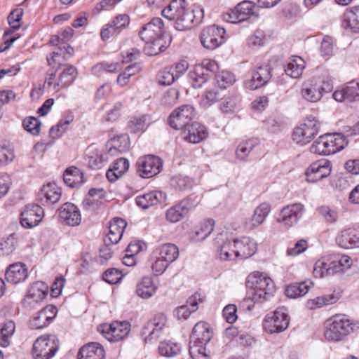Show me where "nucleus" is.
I'll use <instances>...</instances> for the list:
<instances>
[{
	"label": "nucleus",
	"mask_w": 359,
	"mask_h": 359,
	"mask_svg": "<svg viewBox=\"0 0 359 359\" xmlns=\"http://www.w3.org/2000/svg\"><path fill=\"white\" fill-rule=\"evenodd\" d=\"M162 15L169 20L175 21L177 30L185 31L192 28L203 18V9L195 6L191 11L187 9L185 0H172L162 11Z\"/></svg>",
	"instance_id": "f257e3e1"
},
{
	"label": "nucleus",
	"mask_w": 359,
	"mask_h": 359,
	"mask_svg": "<svg viewBox=\"0 0 359 359\" xmlns=\"http://www.w3.org/2000/svg\"><path fill=\"white\" fill-rule=\"evenodd\" d=\"M246 285L253 290L251 297L244 298L241 305L248 310H252L255 304H261L268 301L275 292V285L273 280L266 274L259 271H255L248 275Z\"/></svg>",
	"instance_id": "f03ea898"
},
{
	"label": "nucleus",
	"mask_w": 359,
	"mask_h": 359,
	"mask_svg": "<svg viewBox=\"0 0 359 359\" xmlns=\"http://www.w3.org/2000/svg\"><path fill=\"white\" fill-rule=\"evenodd\" d=\"M257 250V243L255 239L243 236L224 242L218 248L217 255L222 261L245 259L255 255Z\"/></svg>",
	"instance_id": "7ed1b4c3"
},
{
	"label": "nucleus",
	"mask_w": 359,
	"mask_h": 359,
	"mask_svg": "<svg viewBox=\"0 0 359 359\" xmlns=\"http://www.w3.org/2000/svg\"><path fill=\"white\" fill-rule=\"evenodd\" d=\"M164 32V23L159 18H154L142 26L139 34L146 43L144 50L147 55H156L167 48L162 39Z\"/></svg>",
	"instance_id": "20e7f679"
},
{
	"label": "nucleus",
	"mask_w": 359,
	"mask_h": 359,
	"mask_svg": "<svg viewBox=\"0 0 359 359\" xmlns=\"http://www.w3.org/2000/svg\"><path fill=\"white\" fill-rule=\"evenodd\" d=\"M358 329L359 321L344 314H337L326 320L324 337L329 341L338 342Z\"/></svg>",
	"instance_id": "39448f33"
},
{
	"label": "nucleus",
	"mask_w": 359,
	"mask_h": 359,
	"mask_svg": "<svg viewBox=\"0 0 359 359\" xmlns=\"http://www.w3.org/2000/svg\"><path fill=\"white\" fill-rule=\"evenodd\" d=\"M347 144L346 137L341 133L325 134L312 144L310 151L319 155H331L341 151Z\"/></svg>",
	"instance_id": "423d86ee"
},
{
	"label": "nucleus",
	"mask_w": 359,
	"mask_h": 359,
	"mask_svg": "<svg viewBox=\"0 0 359 359\" xmlns=\"http://www.w3.org/2000/svg\"><path fill=\"white\" fill-rule=\"evenodd\" d=\"M59 348L60 341L56 336L44 334L34 342L32 355L34 359H51Z\"/></svg>",
	"instance_id": "0eeeda50"
},
{
	"label": "nucleus",
	"mask_w": 359,
	"mask_h": 359,
	"mask_svg": "<svg viewBox=\"0 0 359 359\" xmlns=\"http://www.w3.org/2000/svg\"><path fill=\"white\" fill-rule=\"evenodd\" d=\"M290 317L284 308L267 313L263 320L264 330L269 334L280 333L287 329Z\"/></svg>",
	"instance_id": "6e6552de"
},
{
	"label": "nucleus",
	"mask_w": 359,
	"mask_h": 359,
	"mask_svg": "<svg viewBox=\"0 0 359 359\" xmlns=\"http://www.w3.org/2000/svg\"><path fill=\"white\" fill-rule=\"evenodd\" d=\"M163 161L155 155H145L138 158L136 163L137 172L142 178H151L163 169Z\"/></svg>",
	"instance_id": "1a4fd4ad"
},
{
	"label": "nucleus",
	"mask_w": 359,
	"mask_h": 359,
	"mask_svg": "<svg viewBox=\"0 0 359 359\" xmlns=\"http://www.w3.org/2000/svg\"><path fill=\"white\" fill-rule=\"evenodd\" d=\"M167 323L166 316L158 313L150 319L143 327L141 334L146 343H154L160 337Z\"/></svg>",
	"instance_id": "9d476101"
},
{
	"label": "nucleus",
	"mask_w": 359,
	"mask_h": 359,
	"mask_svg": "<svg viewBox=\"0 0 359 359\" xmlns=\"http://www.w3.org/2000/svg\"><path fill=\"white\" fill-rule=\"evenodd\" d=\"M195 115V109L191 104H183L176 108L168 116L169 126L175 130H183L190 124Z\"/></svg>",
	"instance_id": "9b49d317"
},
{
	"label": "nucleus",
	"mask_w": 359,
	"mask_h": 359,
	"mask_svg": "<svg viewBox=\"0 0 359 359\" xmlns=\"http://www.w3.org/2000/svg\"><path fill=\"white\" fill-rule=\"evenodd\" d=\"M318 128L315 118L308 117L292 133L293 141L301 146L309 143L318 134Z\"/></svg>",
	"instance_id": "f8f14e48"
},
{
	"label": "nucleus",
	"mask_w": 359,
	"mask_h": 359,
	"mask_svg": "<svg viewBox=\"0 0 359 359\" xmlns=\"http://www.w3.org/2000/svg\"><path fill=\"white\" fill-rule=\"evenodd\" d=\"M53 46H57V50L53 51L50 56L47 57L49 65L57 64L59 66L65 65L67 53V32L63 30L54 36L50 41Z\"/></svg>",
	"instance_id": "ddd939ff"
},
{
	"label": "nucleus",
	"mask_w": 359,
	"mask_h": 359,
	"mask_svg": "<svg viewBox=\"0 0 359 359\" xmlns=\"http://www.w3.org/2000/svg\"><path fill=\"white\" fill-rule=\"evenodd\" d=\"M130 330V324L128 321H114L111 324H102L98 327V331L109 341H117L125 338Z\"/></svg>",
	"instance_id": "4468645a"
},
{
	"label": "nucleus",
	"mask_w": 359,
	"mask_h": 359,
	"mask_svg": "<svg viewBox=\"0 0 359 359\" xmlns=\"http://www.w3.org/2000/svg\"><path fill=\"white\" fill-rule=\"evenodd\" d=\"M225 33V29L221 27H208L201 34V42L205 48L215 50L224 43Z\"/></svg>",
	"instance_id": "2eb2a0df"
},
{
	"label": "nucleus",
	"mask_w": 359,
	"mask_h": 359,
	"mask_svg": "<svg viewBox=\"0 0 359 359\" xmlns=\"http://www.w3.org/2000/svg\"><path fill=\"white\" fill-rule=\"evenodd\" d=\"M44 215V210L40 205L28 204L20 212V223L25 229H32L40 224Z\"/></svg>",
	"instance_id": "dca6fc26"
},
{
	"label": "nucleus",
	"mask_w": 359,
	"mask_h": 359,
	"mask_svg": "<svg viewBox=\"0 0 359 359\" xmlns=\"http://www.w3.org/2000/svg\"><path fill=\"white\" fill-rule=\"evenodd\" d=\"M23 15V10L22 8H16L13 10L8 16V22L11 27V29L6 31L4 34V41L5 46L4 48L0 47L1 51L6 50L9 48L11 45L18 38L19 35L13 33L21 27L22 17Z\"/></svg>",
	"instance_id": "f3484780"
},
{
	"label": "nucleus",
	"mask_w": 359,
	"mask_h": 359,
	"mask_svg": "<svg viewBox=\"0 0 359 359\" xmlns=\"http://www.w3.org/2000/svg\"><path fill=\"white\" fill-rule=\"evenodd\" d=\"M304 205L293 203L284 207L278 216V222L286 227L296 225L304 214Z\"/></svg>",
	"instance_id": "a211bd4d"
},
{
	"label": "nucleus",
	"mask_w": 359,
	"mask_h": 359,
	"mask_svg": "<svg viewBox=\"0 0 359 359\" xmlns=\"http://www.w3.org/2000/svg\"><path fill=\"white\" fill-rule=\"evenodd\" d=\"M255 5L250 1L237 4L234 9L223 15V20L230 23H238L250 18L254 13Z\"/></svg>",
	"instance_id": "6ab92c4d"
},
{
	"label": "nucleus",
	"mask_w": 359,
	"mask_h": 359,
	"mask_svg": "<svg viewBox=\"0 0 359 359\" xmlns=\"http://www.w3.org/2000/svg\"><path fill=\"white\" fill-rule=\"evenodd\" d=\"M194 206L193 198H184L167 210L166 219L171 223H176L182 219Z\"/></svg>",
	"instance_id": "aec40b11"
},
{
	"label": "nucleus",
	"mask_w": 359,
	"mask_h": 359,
	"mask_svg": "<svg viewBox=\"0 0 359 359\" xmlns=\"http://www.w3.org/2000/svg\"><path fill=\"white\" fill-rule=\"evenodd\" d=\"M57 308L49 305L34 313L29 320V325L32 329L39 330L47 327L55 318Z\"/></svg>",
	"instance_id": "412c9836"
},
{
	"label": "nucleus",
	"mask_w": 359,
	"mask_h": 359,
	"mask_svg": "<svg viewBox=\"0 0 359 359\" xmlns=\"http://www.w3.org/2000/svg\"><path fill=\"white\" fill-rule=\"evenodd\" d=\"M331 163L329 161L314 162L306 170V181L312 183L316 182L328 177L331 173Z\"/></svg>",
	"instance_id": "4be33fe9"
},
{
	"label": "nucleus",
	"mask_w": 359,
	"mask_h": 359,
	"mask_svg": "<svg viewBox=\"0 0 359 359\" xmlns=\"http://www.w3.org/2000/svg\"><path fill=\"white\" fill-rule=\"evenodd\" d=\"M130 23V18L126 14L118 15L111 22L107 24L100 32L102 40L106 41L111 36L119 34Z\"/></svg>",
	"instance_id": "5701e85b"
},
{
	"label": "nucleus",
	"mask_w": 359,
	"mask_h": 359,
	"mask_svg": "<svg viewBox=\"0 0 359 359\" xmlns=\"http://www.w3.org/2000/svg\"><path fill=\"white\" fill-rule=\"evenodd\" d=\"M208 132L205 126L194 122L183 129L184 140L192 144H197L207 137Z\"/></svg>",
	"instance_id": "b1692460"
},
{
	"label": "nucleus",
	"mask_w": 359,
	"mask_h": 359,
	"mask_svg": "<svg viewBox=\"0 0 359 359\" xmlns=\"http://www.w3.org/2000/svg\"><path fill=\"white\" fill-rule=\"evenodd\" d=\"M204 300V296L200 292H196L187 299L186 304L177 307L175 316L179 320H187L189 316L196 311L198 304Z\"/></svg>",
	"instance_id": "393cba45"
},
{
	"label": "nucleus",
	"mask_w": 359,
	"mask_h": 359,
	"mask_svg": "<svg viewBox=\"0 0 359 359\" xmlns=\"http://www.w3.org/2000/svg\"><path fill=\"white\" fill-rule=\"evenodd\" d=\"M28 277L27 266L21 262L9 265L5 272V279L9 283L17 285L23 283Z\"/></svg>",
	"instance_id": "a878e982"
},
{
	"label": "nucleus",
	"mask_w": 359,
	"mask_h": 359,
	"mask_svg": "<svg viewBox=\"0 0 359 359\" xmlns=\"http://www.w3.org/2000/svg\"><path fill=\"white\" fill-rule=\"evenodd\" d=\"M336 241L340 247L345 249L359 248V226L342 230Z\"/></svg>",
	"instance_id": "bb28decb"
},
{
	"label": "nucleus",
	"mask_w": 359,
	"mask_h": 359,
	"mask_svg": "<svg viewBox=\"0 0 359 359\" xmlns=\"http://www.w3.org/2000/svg\"><path fill=\"white\" fill-rule=\"evenodd\" d=\"M159 283L152 276H146L137 283L136 293L138 297L144 299L152 297L158 289Z\"/></svg>",
	"instance_id": "cd10ccee"
},
{
	"label": "nucleus",
	"mask_w": 359,
	"mask_h": 359,
	"mask_svg": "<svg viewBox=\"0 0 359 359\" xmlns=\"http://www.w3.org/2000/svg\"><path fill=\"white\" fill-rule=\"evenodd\" d=\"M330 90L331 88L328 84H327L326 88L321 83L309 82L304 84L302 89V95L305 100L316 102L321 99L325 93H328Z\"/></svg>",
	"instance_id": "c85d7f7f"
},
{
	"label": "nucleus",
	"mask_w": 359,
	"mask_h": 359,
	"mask_svg": "<svg viewBox=\"0 0 359 359\" xmlns=\"http://www.w3.org/2000/svg\"><path fill=\"white\" fill-rule=\"evenodd\" d=\"M271 79V69L268 65L257 67L251 79L245 83L247 88L255 90L264 86Z\"/></svg>",
	"instance_id": "c756f323"
},
{
	"label": "nucleus",
	"mask_w": 359,
	"mask_h": 359,
	"mask_svg": "<svg viewBox=\"0 0 359 359\" xmlns=\"http://www.w3.org/2000/svg\"><path fill=\"white\" fill-rule=\"evenodd\" d=\"M48 294V286L43 282H36L30 287L24 302L26 306L32 307L33 303H39Z\"/></svg>",
	"instance_id": "7c9ffc66"
},
{
	"label": "nucleus",
	"mask_w": 359,
	"mask_h": 359,
	"mask_svg": "<svg viewBox=\"0 0 359 359\" xmlns=\"http://www.w3.org/2000/svg\"><path fill=\"white\" fill-rule=\"evenodd\" d=\"M271 209L270 203L266 202L261 203L255 209L252 216L245 221V228L252 230L260 226L265 221Z\"/></svg>",
	"instance_id": "2f4dec72"
},
{
	"label": "nucleus",
	"mask_w": 359,
	"mask_h": 359,
	"mask_svg": "<svg viewBox=\"0 0 359 359\" xmlns=\"http://www.w3.org/2000/svg\"><path fill=\"white\" fill-rule=\"evenodd\" d=\"M107 154L103 155L102 152L95 144H91L86 150V161L88 165L93 169L101 168L108 161Z\"/></svg>",
	"instance_id": "473e14b6"
},
{
	"label": "nucleus",
	"mask_w": 359,
	"mask_h": 359,
	"mask_svg": "<svg viewBox=\"0 0 359 359\" xmlns=\"http://www.w3.org/2000/svg\"><path fill=\"white\" fill-rule=\"evenodd\" d=\"M215 224V220L212 219L202 221L190 234V240L194 243L204 241L213 231Z\"/></svg>",
	"instance_id": "72a5a7b5"
},
{
	"label": "nucleus",
	"mask_w": 359,
	"mask_h": 359,
	"mask_svg": "<svg viewBox=\"0 0 359 359\" xmlns=\"http://www.w3.org/2000/svg\"><path fill=\"white\" fill-rule=\"evenodd\" d=\"M105 352L103 347L96 342L88 343L81 347L78 353L77 359H104Z\"/></svg>",
	"instance_id": "f704fd0d"
},
{
	"label": "nucleus",
	"mask_w": 359,
	"mask_h": 359,
	"mask_svg": "<svg viewBox=\"0 0 359 359\" xmlns=\"http://www.w3.org/2000/svg\"><path fill=\"white\" fill-rule=\"evenodd\" d=\"M165 199V194L160 191H153L137 196L135 198L136 204L142 209H147L158 204Z\"/></svg>",
	"instance_id": "c9c22d12"
},
{
	"label": "nucleus",
	"mask_w": 359,
	"mask_h": 359,
	"mask_svg": "<svg viewBox=\"0 0 359 359\" xmlns=\"http://www.w3.org/2000/svg\"><path fill=\"white\" fill-rule=\"evenodd\" d=\"M130 146V139L128 135L123 134L114 137L109 142L108 154L114 156L128 151Z\"/></svg>",
	"instance_id": "e433bc0d"
},
{
	"label": "nucleus",
	"mask_w": 359,
	"mask_h": 359,
	"mask_svg": "<svg viewBox=\"0 0 359 359\" xmlns=\"http://www.w3.org/2000/svg\"><path fill=\"white\" fill-rule=\"evenodd\" d=\"M212 338L210 325L205 322L197 323L193 328L191 340L202 344H208Z\"/></svg>",
	"instance_id": "4c0bfd02"
},
{
	"label": "nucleus",
	"mask_w": 359,
	"mask_h": 359,
	"mask_svg": "<svg viewBox=\"0 0 359 359\" xmlns=\"http://www.w3.org/2000/svg\"><path fill=\"white\" fill-rule=\"evenodd\" d=\"M154 255H158L168 264L175 262L179 257V250L177 245L172 243H164L157 247Z\"/></svg>",
	"instance_id": "58836bf2"
},
{
	"label": "nucleus",
	"mask_w": 359,
	"mask_h": 359,
	"mask_svg": "<svg viewBox=\"0 0 359 359\" xmlns=\"http://www.w3.org/2000/svg\"><path fill=\"white\" fill-rule=\"evenodd\" d=\"M126 222L121 218H116L110 222L107 239L113 244L118 243L122 238Z\"/></svg>",
	"instance_id": "ea45409f"
},
{
	"label": "nucleus",
	"mask_w": 359,
	"mask_h": 359,
	"mask_svg": "<svg viewBox=\"0 0 359 359\" xmlns=\"http://www.w3.org/2000/svg\"><path fill=\"white\" fill-rule=\"evenodd\" d=\"M343 25L346 29L359 33V6L347 9L343 15Z\"/></svg>",
	"instance_id": "a19ab883"
},
{
	"label": "nucleus",
	"mask_w": 359,
	"mask_h": 359,
	"mask_svg": "<svg viewBox=\"0 0 359 359\" xmlns=\"http://www.w3.org/2000/svg\"><path fill=\"white\" fill-rule=\"evenodd\" d=\"M129 166V161L126 158H120L117 159L112 168L107 170L106 173L107 178L111 182H116L128 171Z\"/></svg>",
	"instance_id": "79ce46f5"
},
{
	"label": "nucleus",
	"mask_w": 359,
	"mask_h": 359,
	"mask_svg": "<svg viewBox=\"0 0 359 359\" xmlns=\"http://www.w3.org/2000/svg\"><path fill=\"white\" fill-rule=\"evenodd\" d=\"M311 286L313 283L311 281L294 283L287 286L285 293L289 298L301 297L308 293Z\"/></svg>",
	"instance_id": "37998d69"
},
{
	"label": "nucleus",
	"mask_w": 359,
	"mask_h": 359,
	"mask_svg": "<svg viewBox=\"0 0 359 359\" xmlns=\"http://www.w3.org/2000/svg\"><path fill=\"white\" fill-rule=\"evenodd\" d=\"M305 68V61L298 56H292L285 68V74L293 79H297L302 74Z\"/></svg>",
	"instance_id": "c03bdc74"
},
{
	"label": "nucleus",
	"mask_w": 359,
	"mask_h": 359,
	"mask_svg": "<svg viewBox=\"0 0 359 359\" xmlns=\"http://www.w3.org/2000/svg\"><path fill=\"white\" fill-rule=\"evenodd\" d=\"M209 78L210 73L203 72V67L196 65L188 74L189 82L194 88H201Z\"/></svg>",
	"instance_id": "a18cd8bd"
},
{
	"label": "nucleus",
	"mask_w": 359,
	"mask_h": 359,
	"mask_svg": "<svg viewBox=\"0 0 359 359\" xmlns=\"http://www.w3.org/2000/svg\"><path fill=\"white\" fill-rule=\"evenodd\" d=\"M241 97L237 94L229 95L224 97L220 104V109L223 113L235 112L240 107Z\"/></svg>",
	"instance_id": "49530a36"
},
{
	"label": "nucleus",
	"mask_w": 359,
	"mask_h": 359,
	"mask_svg": "<svg viewBox=\"0 0 359 359\" xmlns=\"http://www.w3.org/2000/svg\"><path fill=\"white\" fill-rule=\"evenodd\" d=\"M40 196L44 197L46 202L55 203L61 197V189L55 183H48L41 189Z\"/></svg>",
	"instance_id": "de8ad7c7"
},
{
	"label": "nucleus",
	"mask_w": 359,
	"mask_h": 359,
	"mask_svg": "<svg viewBox=\"0 0 359 359\" xmlns=\"http://www.w3.org/2000/svg\"><path fill=\"white\" fill-rule=\"evenodd\" d=\"M170 186L177 191H187L190 189L194 184L192 178L182 175L173 176L170 181Z\"/></svg>",
	"instance_id": "09e8293b"
},
{
	"label": "nucleus",
	"mask_w": 359,
	"mask_h": 359,
	"mask_svg": "<svg viewBox=\"0 0 359 359\" xmlns=\"http://www.w3.org/2000/svg\"><path fill=\"white\" fill-rule=\"evenodd\" d=\"M151 121V116L143 114L131 120L129 123V127L132 132L135 133H143L147 130Z\"/></svg>",
	"instance_id": "8fccbe9b"
},
{
	"label": "nucleus",
	"mask_w": 359,
	"mask_h": 359,
	"mask_svg": "<svg viewBox=\"0 0 359 359\" xmlns=\"http://www.w3.org/2000/svg\"><path fill=\"white\" fill-rule=\"evenodd\" d=\"M181 350V345L172 341H161L158 346L160 354L165 357H174L178 355Z\"/></svg>",
	"instance_id": "3c124183"
},
{
	"label": "nucleus",
	"mask_w": 359,
	"mask_h": 359,
	"mask_svg": "<svg viewBox=\"0 0 359 359\" xmlns=\"http://www.w3.org/2000/svg\"><path fill=\"white\" fill-rule=\"evenodd\" d=\"M257 144V141L254 139H248L241 142L238 145L236 151V158L240 161H245Z\"/></svg>",
	"instance_id": "603ef678"
},
{
	"label": "nucleus",
	"mask_w": 359,
	"mask_h": 359,
	"mask_svg": "<svg viewBox=\"0 0 359 359\" xmlns=\"http://www.w3.org/2000/svg\"><path fill=\"white\" fill-rule=\"evenodd\" d=\"M177 79V76H175L173 67H165L161 69L157 75L156 80L161 86H170Z\"/></svg>",
	"instance_id": "864d4df0"
},
{
	"label": "nucleus",
	"mask_w": 359,
	"mask_h": 359,
	"mask_svg": "<svg viewBox=\"0 0 359 359\" xmlns=\"http://www.w3.org/2000/svg\"><path fill=\"white\" fill-rule=\"evenodd\" d=\"M207 344H202L190 341L189 354L192 359H208V353L205 346Z\"/></svg>",
	"instance_id": "5fc2aeb1"
},
{
	"label": "nucleus",
	"mask_w": 359,
	"mask_h": 359,
	"mask_svg": "<svg viewBox=\"0 0 359 359\" xmlns=\"http://www.w3.org/2000/svg\"><path fill=\"white\" fill-rule=\"evenodd\" d=\"M84 182L83 172L74 166L69 167V187L76 188Z\"/></svg>",
	"instance_id": "6e6d98bb"
},
{
	"label": "nucleus",
	"mask_w": 359,
	"mask_h": 359,
	"mask_svg": "<svg viewBox=\"0 0 359 359\" xmlns=\"http://www.w3.org/2000/svg\"><path fill=\"white\" fill-rule=\"evenodd\" d=\"M219 97V93L213 89H206L201 96L200 105L207 108L215 104Z\"/></svg>",
	"instance_id": "4d7b16f0"
},
{
	"label": "nucleus",
	"mask_w": 359,
	"mask_h": 359,
	"mask_svg": "<svg viewBox=\"0 0 359 359\" xmlns=\"http://www.w3.org/2000/svg\"><path fill=\"white\" fill-rule=\"evenodd\" d=\"M16 241L13 234L0 241V255H8L11 254L15 248Z\"/></svg>",
	"instance_id": "13d9d810"
},
{
	"label": "nucleus",
	"mask_w": 359,
	"mask_h": 359,
	"mask_svg": "<svg viewBox=\"0 0 359 359\" xmlns=\"http://www.w3.org/2000/svg\"><path fill=\"white\" fill-rule=\"evenodd\" d=\"M337 298L333 294H327L318 297L309 302V305L311 309L320 308L326 305L332 304L336 302Z\"/></svg>",
	"instance_id": "bf43d9fd"
},
{
	"label": "nucleus",
	"mask_w": 359,
	"mask_h": 359,
	"mask_svg": "<svg viewBox=\"0 0 359 359\" xmlns=\"http://www.w3.org/2000/svg\"><path fill=\"white\" fill-rule=\"evenodd\" d=\"M22 126L29 133L37 135L40 132L41 121L36 117H27L23 120Z\"/></svg>",
	"instance_id": "052dcab7"
},
{
	"label": "nucleus",
	"mask_w": 359,
	"mask_h": 359,
	"mask_svg": "<svg viewBox=\"0 0 359 359\" xmlns=\"http://www.w3.org/2000/svg\"><path fill=\"white\" fill-rule=\"evenodd\" d=\"M180 96L179 90L175 88H169L161 97V103L165 107L172 106L177 102Z\"/></svg>",
	"instance_id": "680f3d73"
},
{
	"label": "nucleus",
	"mask_w": 359,
	"mask_h": 359,
	"mask_svg": "<svg viewBox=\"0 0 359 359\" xmlns=\"http://www.w3.org/2000/svg\"><path fill=\"white\" fill-rule=\"evenodd\" d=\"M216 81L219 88L225 89L231 86L235 82L236 79L231 72L222 71L217 76Z\"/></svg>",
	"instance_id": "e2e57ef3"
},
{
	"label": "nucleus",
	"mask_w": 359,
	"mask_h": 359,
	"mask_svg": "<svg viewBox=\"0 0 359 359\" xmlns=\"http://www.w3.org/2000/svg\"><path fill=\"white\" fill-rule=\"evenodd\" d=\"M328 257L318 260L313 267V274L316 277L322 278L328 275Z\"/></svg>",
	"instance_id": "0e129e2a"
},
{
	"label": "nucleus",
	"mask_w": 359,
	"mask_h": 359,
	"mask_svg": "<svg viewBox=\"0 0 359 359\" xmlns=\"http://www.w3.org/2000/svg\"><path fill=\"white\" fill-rule=\"evenodd\" d=\"M81 222L79 209L73 203H69V226H76Z\"/></svg>",
	"instance_id": "69168bd1"
},
{
	"label": "nucleus",
	"mask_w": 359,
	"mask_h": 359,
	"mask_svg": "<svg viewBox=\"0 0 359 359\" xmlns=\"http://www.w3.org/2000/svg\"><path fill=\"white\" fill-rule=\"evenodd\" d=\"M15 329V325L13 321H8L4 325L1 329V334L2 336V342L1 344L2 346H8V339L13 334Z\"/></svg>",
	"instance_id": "338daca9"
},
{
	"label": "nucleus",
	"mask_w": 359,
	"mask_h": 359,
	"mask_svg": "<svg viewBox=\"0 0 359 359\" xmlns=\"http://www.w3.org/2000/svg\"><path fill=\"white\" fill-rule=\"evenodd\" d=\"M348 95V101L352 102L359 97V81H351L345 87Z\"/></svg>",
	"instance_id": "774afa93"
}]
</instances>
